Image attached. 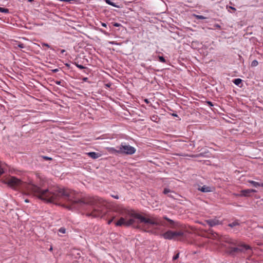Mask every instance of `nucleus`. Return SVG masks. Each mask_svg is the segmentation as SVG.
Returning <instances> with one entry per match:
<instances>
[{
  "label": "nucleus",
  "instance_id": "1",
  "mask_svg": "<svg viewBox=\"0 0 263 263\" xmlns=\"http://www.w3.org/2000/svg\"><path fill=\"white\" fill-rule=\"evenodd\" d=\"M29 190L39 199L49 203L58 204L62 199L67 201V204H62L61 206L69 210H78L85 205H93V200L77 199L74 197V192L68 189L57 188L54 190L42 189L39 186L31 184L28 187Z\"/></svg>",
  "mask_w": 263,
  "mask_h": 263
},
{
  "label": "nucleus",
  "instance_id": "2",
  "mask_svg": "<svg viewBox=\"0 0 263 263\" xmlns=\"http://www.w3.org/2000/svg\"><path fill=\"white\" fill-rule=\"evenodd\" d=\"M160 223L158 220L146 218L133 210L125 209L123 211V217L116 222V226H132L147 233H155L156 230L151 229V227Z\"/></svg>",
  "mask_w": 263,
  "mask_h": 263
},
{
  "label": "nucleus",
  "instance_id": "3",
  "mask_svg": "<svg viewBox=\"0 0 263 263\" xmlns=\"http://www.w3.org/2000/svg\"><path fill=\"white\" fill-rule=\"evenodd\" d=\"M163 218L164 220L168 222V224H166L165 222L157 218H151V219H155L158 220L160 222L158 224L152 226L151 229H154L156 230V231L155 232V233H151V234H156L158 231L159 230L158 227L160 226L167 227L171 229H176L179 227L180 224L177 221H175L173 220H172L166 216H163Z\"/></svg>",
  "mask_w": 263,
  "mask_h": 263
},
{
  "label": "nucleus",
  "instance_id": "4",
  "mask_svg": "<svg viewBox=\"0 0 263 263\" xmlns=\"http://www.w3.org/2000/svg\"><path fill=\"white\" fill-rule=\"evenodd\" d=\"M184 232L182 231H173L168 230L161 234V236L165 239L182 241L181 237H183Z\"/></svg>",
  "mask_w": 263,
  "mask_h": 263
},
{
  "label": "nucleus",
  "instance_id": "5",
  "mask_svg": "<svg viewBox=\"0 0 263 263\" xmlns=\"http://www.w3.org/2000/svg\"><path fill=\"white\" fill-rule=\"evenodd\" d=\"M136 148L125 142L121 143L120 145V154L131 155L135 153Z\"/></svg>",
  "mask_w": 263,
  "mask_h": 263
},
{
  "label": "nucleus",
  "instance_id": "6",
  "mask_svg": "<svg viewBox=\"0 0 263 263\" xmlns=\"http://www.w3.org/2000/svg\"><path fill=\"white\" fill-rule=\"evenodd\" d=\"M251 248L249 245H242L238 247H230L229 252L230 255H235L240 252H245L246 251L251 250Z\"/></svg>",
  "mask_w": 263,
  "mask_h": 263
},
{
  "label": "nucleus",
  "instance_id": "7",
  "mask_svg": "<svg viewBox=\"0 0 263 263\" xmlns=\"http://www.w3.org/2000/svg\"><path fill=\"white\" fill-rule=\"evenodd\" d=\"M8 185L13 188L20 187L23 184V182L15 177H10L7 180Z\"/></svg>",
  "mask_w": 263,
  "mask_h": 263
},
{
  "label": "nucleus",
  "instance_id": "8",
  "mask_svg": "<svg viewBox=\"0 0 263 263\" xmlns=\"http://www.w3.org/2000/svg\"><path fill=\"white\" fill-rule=\"evenodd\" d=\"M255 192H256V191L254 189L243 190L240 191L239 196L241 197H249L251 193Z\"/></svg>",
  "mask_w": 263,
  "mask_h": 263
},
{
  "label": "nucleus",
  "instance_id": "9",
  "mask_svg": "<svg viewBox=\"0 0 263 263\" xmlns=\"http://www.w3.org/2000/svg\"><path fill=\"white\" fill-rule=\"evenodd\" d=\"M240 226V223L239 222L238 220H235L233 222L230 223L228 224V226L231 228H235L234 231H239V228L237 227H239Z\"/></svg>",
  "mask_w": 263,
  "mask_h": 263
},
{
  "label": "nucleus",
  "instance_id": "10",
  "mask_svg": "<svg viewBox=\"0 0 263 263\" xmlns=\"http://www.w3.org/2000/svg\"><path fill=\"white\" fill-rule=\"evenodd\" d=\"M86 155L93 159H98L101 156V154L100 153L95 152L86 153Z\"/></svg>",
  "mask_w": 263,
  "mask_h": 263
},
{
  "label": "nucleus",
  "instance_id": "11",
  "mask_svg": "<svg viewBox=\"0 0 263 263\" xmlns=\"http://www.w3.org/2000/svg\"><path fill=\"white\" fill-rule=\"evenodd\" d=\"M206 223L210 227H214L219 224V221L217 219H210L206 220Z\"/></svg>",
  "mask_w": 263,
  "mask_h": 263
},
{
  "label": "nucleus",
  "instance_id": "12",
  "mask_svg": "<svg viewBox=\"0 0 263 263\" xmlns=\"http://www.w3.org/2000/svg\"><path fill=\"white\" fill-rule=\"evenodd\" d=\"M88 215L95 217H99L101 215V212L100 210L94 209L90 213L88 214Z\"/></svg>",
  "mask_w": 263,
  "mask_h": 263
},
{
  "label": "nucleus",
  "instance_id": "13",
  "mask_svg": "<svg viewBox=\"0 0 263 263\" xmlns=\"http://www.w3.org/2000/svg\"><path fill=\"white\" fill-rule=\"evenodd\" d=\"M211 154L209 153L208 151H204L203 152L200 153L196 155V157H210Z\"/></svg>",
  "mask_w": 263,
  "mask_h": 263
},
{
  "label": "nucleus",
  "instance_id": "14",
  "mask_svg": "<svg viewBox=\"0 0 263 263\" xmlns=\"http://www.w3.org/2000/svg\"><path fill=\"white\" fill-rule=\"evenodd\" d=\"M199 190L203 193H207L211 191V187L206 185L199 187Z\"/></svg>",
  "mask_w": 263,
  "mask_h": 263
},
{
  "label": "nucleus",
  "instance_id": "15",
  "mask_svg": "<svg viewBox=\"0 0 263 263\" xmlns=\"http://www.w3.org/2000/svg\"><path fill=\"white\" fill-rule=\"evenodd\" d=\"M109 152L112 154H120V146H117V149H116L114 147H110L109 148Z\"/></svg>",
  "mask_w": 263,
  "mask_h": 263
},
{
  "label": "nucleus",
  "instance_id": "16",
  "mask_svg": "<svg viewBox=\"0 0 263 263\" xmlns=\"http://www.w3.org/2000/svg\"><path fill=\"white\" fill-rule=\"evenodd\" d=\"M210 232H209V235H210L209 236V237L211 238H213V239H216L217 238H218V237H219V235L218 234H217V233L214 232L213 230H209Z\"/></svg>",
  "mask_w": 263,
  "mask_h": 263
},
{
  "label": "nucleus",
  "instance_id": "17",
  "mask_svg": "<svg viewBox=\"0 0 263 263\" xmlns=\"http://www.w3.org/2000/svg\"><path fill=\"white\" fill-rule=\"evenodd\" d=\"M242 80L240 78L235 79L233 80V82L236 85L240 86V85L242 83Z\"/></svg>",
  "mask_w": 263,
  "mask_h": 263
},
{
  "label": "nucleus",
  "instance_id": "18",
  "mask_svg": "<svg viewBox=\"0 0 263 263\" xmlns=\"http://www.w3.org/2000/svg\"><path fill=\"white\" fill-rule=\"evenodd\" d=\"M14 45L15 46L19 47L20 48H21V49L24 48L25 47V45L23 43H22L21 42H18V41H15V43H14Z\"/></svg>",
  "mask_w": 263,
  "mask_h": 263
},
{
  "label": "nucleus",
  "instance_id": "19",
  "mask_svg": "<svg viewBox=\"0 0 263 263\" xmlns=\"http://www.w3.org/2000/svg\"><path fill=\"white\" fill-rule=\"evenodd\" d=\"M105 2L106 4L109 5H111L112 6H114L115 7H116V8H119V6H118L117 5H116V3L112 2L110 0H105Z\"/></svg>",
  "mask_w": 263,
  "mask_h": 263
},
{
  "label": "nucleus",
  "instance_id": "20",
  "mask_svg": "<svg viewBox=\"0 0 263 263\" xmlns=\"http://www.w3.org/2000/svg\"><path fill=\"white\" fill-rule=\"evenodd\" d=\"M227 9L230 13H235L236 11V9L235 7L232 6H227Z\"/></svg>",
  "mask_w": 263,
  "mask_h": 263
},
{
  "label": "nucleus",
  "instance_id": "21",
  "mask_svg": "<svg viewBox=\"0 0 263 263\" xmlns=\"http://www.w3.org/2000/svg\"><path fill=\"white\" fill-rule=\"evenodd\" d=\"M151 119L152 120V121H154L155 122L157 123V122H158L159 118V117H158V116L157 115H154L151 116Z\"/></svg>",
  "mask_w": 263,
  "mask_h": 263
},
{
  "label": "nucleus",
  "instance_id": "22",
  "mask_svg": "<svg viewBox=\"0 0 263 263\" xmlns=\"http://www.w3.org/2000/svg\"><path fill=\"white\" fill-rule=\"evenodd\" d=\"M248 182L251 183L254 187H258L259 186V183L258 182H256L253 180H249Z\"/></svg>",
  "mask_w": 263,
  "mask_h": 263
},
{
  "label": "nucleus",
  "instance_id": "23",
  "mask_svg": "<svg viewBox=\"0 0 263 263\" xmlns=\"http://www.w3.org/2000/svg\"><path fill=\"white\" fill-rule=\"evenodd\" d=\"M0 12L4 13H9V10L7 8L0 7Z\"/></svg>",
  "mask_w": 263,
  "mask_h": 263
},
{
  "label": "nucleus",
  "instance_id": "24",
  "mask_svg": "<svg viewBox=\"0 0 263 263\" xmlns=\"http://www.w3.org/2000/svg\"><path fill=\"white\" fill-rule=\"evenodd\" d=\"M158 58L159 59V61L160 62L164 63H166V60L165 59V58L159 55L158 57Z\"/></svg>",
  "mask_w": 263,
  "mask_h": 263
},
{
  "label": "nucleus",
  "instance_id": "25",
  "mask_svg": "<svg viewBox=\"0 0 263 263\" xmlns=\"http://www.w3.org/2000/svg\"><path fill=\"white\" fill-rule=\"evenodd\" d=\"M41 45L43 47H47L48 48H50V49H51L52 50H54V49L47 43H42Z\"/></svg>",
  "mask_w": 263,
  "mask_h": 263
},
{
  "label": "nucleus",
  "instance_id": "26",
  "mask_svg": "<svg viewBox=\"0 0 263 263\" xmlns=\"http://www.w3.org/2000/svg\"><path fill=\"white\" fill-rule=\"evenodd\" d=\"M41 158L45 160H52V158L48 156H40Z\"/></svg>",
  "mask_w": 263,
  "mask_h": 263
},
{
  "label": "nucleus",
  "instance_id": "27",
  "mask_svg": "<svg viewBox=\"0 0 263 263\" xmlns=\"http://www.w3.org/2000/svg\"><path fill=\"white\" fill-rule=\"evenodd\" d=\"M258 61L256 60H254L252 62L251 65L252 67H256L258 65Z\"/></svg>",
  "mask_w": 263,
  "mask_h": 263
},
{
  "label": "nucleus",
  "instance_id": "28",
  "mask_svg": "<svg viewBox=\"0 0 263 263\" xmlns=\"http://www.w3.org/2000/svg\"><path fill=\"white\" fill-rule=\"evenodd\" d=\"M195 17L197 19H199V20H204L206 18L205 17H204V16L203 15H195Z\"/></svg>",
  "mask_w": 263,
  "mask_h": 263
},
{
  "label": "nucleus",
  "instance_id": "29",
  "mask_svg": "<svg viewBox=\"0 0 263 263\" xmlns=\"http://www.w3.org/2000/svg\"><path fill=\"white\" fill-rule=\"evenodd\" d=\"M172 192H173L171 191V190H170L167 188H165L163 192V194H167L168 193H172Z\"/></svg>",
  "mask_w": 263,
  "mask_h": 263
},
{
  "label": "nucleus",
  "instance_id": "30",
  "mask_svg": "<svg viewBox=\"0 0 263 263\" xmlns=\"http://www.w3.org/2000/svg\"><path fill=\"white\" fill-rule=\"evenodd\" d=\"M75 65L78 67L79 68V69H85L86 68L84 66L82 65H80L77 63H74Z\"/></svg>",
  "mask_w": 263,
  "mask_h": 263
},
{
  "label": "nucleus",
  "instance_id": "31",
  "mask_svg": "<svg viewBox=\"0 0 263 263\" xmlns=\"http://www.w3.org/2000/svg\"><path fill=\"white\" fill-rule=\"evenodd\" d=\"M59 232L62 234H65L66 233V229L64 227H61L59 229Z\"/></svg>",
  "mask_w": 263,
  "mask_h": 263
},
{
  "label": "nucleus",
  "instance_id": "32",
  "mask_svg": "<svg viewBox=\"0 0 263 263\" xmlns=\"http://www.w3.org/2000/svg\"><path fill=\"white\" fill-rule=\"evenodd\" d=\"M179 252H178L175 255H174L173 257V260H175L177 259L179 257Z\"/></svg>",
  "mask_w": 263,
  "mask_h": 263
},
{
  "label": "nucleus",
  "instance_id": "33",
  "mask_svg": "<svg viewBox=\"0 0 263 263\" xmlns=\"http://www.w3.org/2000/svg\"><path fill=\"white\" fill-rule=\"evenodd\" d=\"M205 103L207 104L210 107H212V106H214L213 103L212 102L210 101H206L205 102Z\"/></svg>",
  "mask_w": 263,
  "mask_h": 263
},
{
  "label": "nucleus",
  "instance_id": "34",
  "mask_svg": "<svg viewBox=\"0 0 263 263\" xmlns=\"http://www.w3.org/2000/svg\"><path fill=\"white\" fill-rule=\"evenodd\" d=\"M214 27L218 29H221V26L220 25L218 24H216L214 25Z\"/></svg>",
  "mask_w": 263,
  "mask_h": 263
},
{
  "label": "nucleus",
  "instance_id": "35",
  "mask_svg": "<svg viewBox=\"0 0 263 263\" xmlns=\"http://www.w3.org/2000/svg\"><path fill=\"white\" fill-rule=\"evenodd\" d=\"M51 71L53 73H56V72H58L59 71V69L58 68H56V69H54L51 70Z\"/></svg>",
  "mask_w": 263,
  "mask_h": 263
},
{
  "label": "nucleus",
  "instance_id": "36",
  "mask_svg": "<svg viewBox=\"0 0 263 263\" xmlns=\"http://www.w3.org/2000/svg\"><path fill=\"white\" fill-rule=\"evenodd\" d=\"M62 82L61 81H55V84L59 85H62Z\"/></svg>",
  "mask_w": 263,
  "mask_h": 263
},
{
  "label": "nucleus",
  "instance_id": "37",
  "mask_svg": "<svg viewBox=\"0 0 263 263\" xmlns=\"http://www.w3.org/2000/svg\"><path fill=\"white\" fill-rule=\"evenodd\" d=\"M75 0H64V2H68L69 3H71L72 2L74 1Z\"/></svg>",
  "mask_w": 263,
  "mask_h": 263
},
{
  "label": "nucleus",
  "instance_id": "38",
  "mask_svg": "<svg viewBox=\"0 0 263 263\" xmlns=\"http://www.w3.org/2000/svg\"><path fill=\"white\" fill-rule=\"evenodd\" d=\"M82 80L84 82H87L88 80V78L87 77H84L82 79Z\"/></svg>",
  "mask_w": 263,
  "mask_h": 263
},
{
  "label": "nucleus",
  "instance_id": "39",
  "mask_svg": "<svg viewBox=\"0 0 263 263\" xmlns=\"http://www.w3.org/2000/svg\"><path fill=\"white\" fill-rule=\"evenodd\" d=\"M114 26H115V27H119L120 26H121V24L118 23H115L114 24Z\"/></svg>",
  "mask_w": 263,
  "mask_h": 263
},
{
  "label": "nucleus",
  "instance_id": "40",
  "mask_svg": "<svg viewBox=\"0 0 263 263\" xmlns=\"http://www.w3.org/2000/svg\"><path fill=\"white\" fill-rule=\"evenodd\" d=\"M66 52V51H65V50H64V49H61V50H60V53H61V54H64V52Z\"/></svg>",
  "mask_w": 263,
  "mask_h": 263
},
{
  "label": "nucleus",
  "instance_id": "41",
  "mask_svg": "<svg viewBox=\"0 0 263 263\" xmlns=\"http://www.w3.org/2000/svg\"><path fill=\"white\" fill-rule=\"evenodd\" d=\"M113 198H115V199H119V196L118 195H112L111 196Z\"/></svg>",
  "mask_w": 263,
  "mask_h": 263
},
{
  "label": "nucleus",
  "instance_id": "42",
  "mask_svg": "<svg viewBox=\"0 0 263 263\" xmlns=\"http://www.w3.org/2000/svg\"><path fill=\"white\" fill-rule=\"evenodd\" d=\"M144 102L146 103V104H148L149 103V101H148V100L147 99H145L144 100Z\"/></svg>",
  "mask_w": 263,
  "mask_h": 263
},
{
  "label": "nucleus",
  "instance_id": "43",
  "mask_svg": "<svg viewBox=\"0 0 263 263\" xmlns=\"http://www.w3.org/2000/svg\"><path fill=\"white\" fill-rule=\"evenodd\" d=\"M105 86L106 87H110V86H111V84H110V83L106 84H105Z\"/></svg>",
  "mask_w": 263,
  "mask_h": 263
},
{
  "label": "nucleus",
  "instance_id": "44",
  "mask_svg": "<svg viewBox=\"0 0 263 263\" xmlns=\"http://www.w3.org/2000/svg\"><path fill=\"white\" fill-rule=\"evenodd\" d=\"M172 116H174V117H178V115H177V114H175V113L172 114Z\"/></svg>",
  "mask_w": 263,
  "mask_h": 263
},
{
  "label": "nucleus",
  "instance_id": "45",
  "mask_svg": "<svg viewBox=\"0 0 263 263\" xmlns=\"http://www.w3.org/2000/svg\"><path fill=\"white\" fill-rule=\"evenodd\" d=\"M102 26H103V27H106L107 25H106V24L105 23H102Z\"/></svg>",
  "mask_w": 263,
  "mask_h": 263
},
{
  "label": "nucleus",
  "instance_id": "46",
  "mask_svg": "<svg viewBox=\"0 0 263 263\" xmlns=\"http://www.w3.org/2000/svg\"><path fill=\"white\" fill-rule=\"evenodd\" d=\"M229 243H232V244L234 243L233 242V240H230V241H229Z\"/></svg>",
  "mask_w": 263,
  "mask_h": 263
},
{
  "label": "nucleus",
  "instance_id": "47",
  "mask_svg": "<svg viewBox=\"0 0 263 263\" xmlns=\"http://www.w3.org/2000/svg\"><path fill=\"white\" fill-rule=\"evenodd\" d=\"M259 186L263 187V183H259Z\"/></svg>",
  "mask_w": 263,
  "mask_h": 263
},
{
  "label": "nucleus",
  "instance_id": "48",
  "mask_svg": "<svg viewBox=\"0 0 263 263\" xmlns=\"http://www.w3.org/2000/svg\"><path fill=\"white\" fill-rule=\"evenodd\" d=\"M28 2H33L34 0H27Z\"/></svg>",
  "mask_w": 263,
  "mask_h": 263
},
{
  "label": "nucleus",
  "instance_id": "49",
  "mask_svg": "<svg viewBox=\"0 0 263 263\" xmlns=\"http://www.w3.org/2000/svg\"><path fill=\"white\" fill-rule=\"evenodd\" d=\"M65 65L67 66V67H69L70 65L68 64H66Z\"/></svg>",
  "mask_w": 263,
  "mask_h": 263
},
{
  "label": "nucleus",
  "instance_id": "50",
  "mask_svg": "<svg viewBox=\"0 0 263 263\" xmlns=\"http://www.w3.org/2000/svg\"><path fill=\"white\" fill-rule=\"evenodd\" d=\"M25 201L26 202H29V200H28V199H26V200H25Z\"/></svg>",
  "mask_w": 263,
  "mask_h": 263
},
{
  "label": "nucleus",
  "instance_id": "51",
  "mask_svg": "<svg viewBox=\"0 0 263 263\" xmlns=\"http://www.w3.org/2000/svg\"><path fill=\"white\" fill-rule=\"evenodd\" d=\"M168 196H169V197H173V196H172V195H171V194H170V195H168Z\"/></svg>",
  "mask_w": 263,
  "mask_h": 263
},
{
  "label": "nucleus",
  "instance_id": "52",
  "mask_svg": "<svg viewBox=\"0 0 263 263\" xmlns=\"http://www.w3.org/2000/svg\"><path fill=\"white\" fill-rule=\"evenodd\" d=\"M111 222V220L109 221H108V224H110Z\"/></svg>",
  "mask_w": 263,
  "mask_h": 263
},
{
  "label": "nucleus",
  "instance_id": "53",
  "mask_svg": "<svg viewBox=\"0 0 263 263\" xmlns=\"http://www.w3.org/2000/svg\"><path fill=\"white\" fill-rule=\"evenodd\" d=\"M52 250V247H51V248H50L49 250H50V251H51Z\"/></svg>",
  "mask_w": 263,
  "mask_h": 263
}]
</instances>
